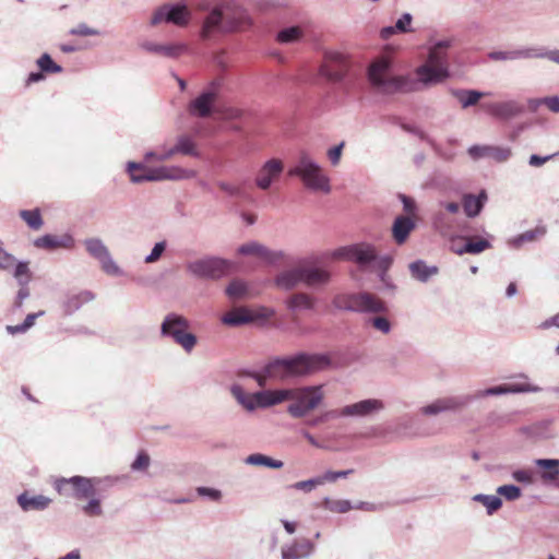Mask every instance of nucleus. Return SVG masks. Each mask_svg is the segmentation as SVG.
<instances>
[{
  "mask_svg": "<svg viewBox=\"0 0 559 559\" xmlns=\"http://www.w3.org/2000/svg\"><path fill=\"white\" fill-rule=\"evenodd\" d=\"M344 145L345 143L341 142L340 144L328 150L326 155L332 166H337L340 164Z\"/></svg>",
  "mask_w": 559,
  "mask_h": 559,
  "instance_id": "62",
  "label": "nucleus"
},
{
  "mask_svg": "<svg viewBox=\"0 0 559 559\" xmlns=\"http://www.w3.org/2000/svg\"><path fill=\"white\" fill-rule=\"evenodd\" d=\"M323 485L321 476L293 484L290 487L304 492H311L316 487Z\"/></svg>",
  "mask_w": 559,
  "mask_h": 559,
  "instance_id": "56",
  "label": "nucleus"
},
{
  "mask_svg": "<svg viewBox=\"0 0 559 559\" xmlns=\"http://www.w3.org/2000/svg\"><path fill=\"white\" fill-rule=\"evenodd\" d=\"M16 502L24 512L44 511L50 506L51 499L44 495L29 496L23 491L16 497Z\"/></svg>",
  "mask_w": 559,
  "mask_h": 559,
  "instance_id": "30",
  "label": "nucleus"
},
{
  "mask_svg": "<svg viewBox=\"0 0 559 559\" xmlns=\"http://www.w3.org/2000/svg\"><path fill=\"white\" fill-rule=\"evenodd\" d=\"M43 73H60L62 68L57 64L49 53H43L36 61Z\"/></svg>",
  "mask_w": 559,
  "mask_h": 559,
  "instance_id": "50",
  "label": "nucleus"
},
{
  "mask_svg": "<svg viewBox=\"0 0 559 559\" xmlns=\"http://www.w3.org/2000/svg\"><path fill=\"white\" fill-rule=\"evenodd\" d=\"M69 33L74 36H97V35H99L98 29L92 28L85 23L78 24L75 27L71 28Z\"/></svg>",
  "mask_w": 559,
  "mask_h": 559,
  "instance_id": "59",
  "label": "nucleus"
},
{
  "mask_svg": "<svg viewBox=\"0 0 559 559\" xmlns=\"http://www.w3.org/2000/svg\"><path fill=\"white\" fill-rule=\"evenodd\" d=\"M139 47L147 53L171 59L179 57L186 50L182 44H160L148 39L142 40Z\"/></svg>",
  "mask_w": 559,
  "mask_h": 559,
  "instance_id": "24",
  "label": "nucleus"
},
{
  "mask_svg": "<svg viewBox=\"0 0 559 559\" xmlns=\"http://www.w3.org/2000/svg\"><path fill=\"white\" fill-rule=\"evenodd\" d=\"M486 200H487V193L485 190L480 191V193L478 195L465 194L463 197V209H464L466 216H468V217L477 216L481 212Z\"/></svg>",
  "mask_w": 559,
  "mask_h": 559,
  "instance_id": "33",
  "label": "nucleus"
},
{
  "mask_svg": "<svg viewBox=\"0 0 559 559\" xmlns=\"http://www.w3.org/2000/svg\"><path fill=\"white\" fill-rule=\"evenodd\" d=\"M95 299V295L90 290H83L78 294L67 296L63 301L64 314L71 316L76 312L83 305L88 304Z\"/></svg>",
  "mask_w": 559,
  "mask_h": 559,
  "instance_id": "32",
  "label": "nucleus"
},
{
  "mask_svg": "<svg viewBox=\"0 0 559 559\" xmlns=\"http://www.w3.org/2000/svg\"><path fill=\"white\" fill-rule=\"evenodd\" d=\"M126 171L130 176V181L132 183H142V182H157V181H180L192 179L197 176V173L192 169H186L180 166L170 165V166H158L155 168H148L138 162H128L126 165Z\"/></svg>",
  "mask_w": 559,
  "mask_h": 559,
  "instance_id": "7",
  "label": "nucleus"
},
{
  "mask_svg": "<svg viewBox=\"0 0 559 559\" xmlns=\"http://www.w3.org/2000/svg\"><path fill=\"white\" fill-rule=\"evenodd\" d=\"M467 152L473 159L488 157L497 163H504L512 156V151L508 146L472 145Z\"/></svg>",
  "mask_w": 559,
  "mask_h": 559,
  "instance_id": "23",
  "label": "nucleus"
},
{
  "mask_svg": "<svg viewBox=\"0 0 559 559\" xmlns=\"http://www.w3.org/2000/svg\"><path fill=\"white\" fill-rule=\"evenodd\" d=\"M397 199L403 205V212L405 213L404 216H412L413 218H416L418 213V205L415 199L404 193H399Z\"/></svg>",
  "mask_w": 559,
  "mask_h": 559,
  "instance_id": "51",
  "label": "nucleus"
},
{
  "mask_svg": "<svg viewBox=\"0 0 559 559\" xmlns=\"http://www.w3.org/2000/svg\"><path fill=\"white\" fill-rule=\"evenodd\" d=\"M512 478L521 484L525 485H532L534 483V475L533 472L530 469H515L512 472Z\"/></svg>",
  "mask_w": 559,
  "mask_h": 559,
  "instance_id": "58",
  "label": "nucleus"
},
{
  "mask_svg": "<svg viewBox=\"0 0 559 559\" xmlns=\"http://www.w3.org/2000/svg\"><path fill=\"white\" fill-rule=\"evenodd\" d=\"M324 509L334 512V513H346L350 510H354L355 506L346 499H337L333 500L330 498H325L322 502Z\"/></svg>",
  "mask_w": 559,
  "mask_h": 559,
  "instance_id": "44",
  "label": "nucleus"
},
{
  "mask_svg": "<svg viewBox=\"0 0 559 559\" xmlns=\"http://www.w3.org/2000/svg\"><path fill=\"white\" fill-rule=\"evenodd\" d=\"M413 16L409 13H404L394 24V26H386V38L395 33H408L412 31L411 24Z\"/></svg>",
  "mask_w": 559,
  "mask_h": 559,
  "instance_id": "46",
  "label": "nucleus"
},
{
  "mask_svg": "<svg viewBox=\"0 0 559 559\" xmlns=\"http://www.w3.org/2000/svg\"><path fill=\"white\" fill-rule=\"evenodd\" d=\"M355 66V61L348 55L326 51L319 67V75L331 83L340 84L344 91L349 92L358 76L354 70Z\"/></svg>",
  "mask_w": 559,
  "mask_h": 559,
  "instance_id": "5",
  "label": "nucleus"
},
{
  "mask_svg": "<svg viewBox=\"0 0 559 559\" xmlns=\"http://www.w3.org/2000/svg\"><path fill=\"white\" fill-rule=\"evenodd\" d=\"M451 94L463 109L477 105L481 98L490 95L489 92L467 88H454L451 91Z\"/></svg>",
  "mask_w": 559,
  "mask_h": 559,
  "instance_id": "31",
  "label": "nucleus"
},
{
  "mask_svg": "<svg viewBox=\"0 0 559 559\" xmlns=\"http://www.w3.org/2000/svg\"><path fill=\"white\" fill-rule=\"evenodd\" d=\"M538 53L540 55L538 56V59H547L554 63L559 64V49L547 50L544 47H539Z\"/></svg>",
  "mask_w": 559,
  "mask_h": 559,
  "instance_id": "64",
  "label": "nucleus"
},
{
  "mask_svg": "<svg viewBox=\"0 0 559 559\" xmlns=\"http://www.w3.org/2000/svg\"><path fill=\"white\" fill-rule=\"evenodd\" d=\"M121 477L119 476H105V477H85L75 475L70 478H58L55 481V489L61 495H68L67 487L71 486L73 489V497L76 500L86 499L87 502L82 506V511L87 516H102V499L96 496L97 487H112Z\"/></svg>",
  "mask_w": 559,
  "mask_h": 559,
  "instance_id": "4",
  "label": "nucleus"
},
{
  "mask_svg": "<svg viewBox=\"0 0 559 559\" xmlns=\"http://www.w3.org/2000/svg\"><path fill=\"white\" fill-rule=\"evenodd\" d=\"M324 259L355 261L361 267L370 266L377 259L373 247L365 243L340 247L323 254Z\"/></svg>",
  "mask_w": 559,
  "mask_h": 559,
  "instance_id": "15",
  "label": "nucleus"
},
{
  "mask_svg": "<svg viewBox=\"0 0 559 559\" xmlns=\"http://www.w3.org/2000/svg\"><path fill=\"white\" fill-rule=\"evenodd\" d=\"M469 404V397L464 396H449L438 399L430 404L424 405L419 408V415L423 416H437L445 412H456Z\"/></svg>",
  "mask_w": 559,
  "mask_h": 559,
  "instance_id": "21",
  "label": "nucleus"
},
{
  "mask_svg": "<svg viewBox=\"0 0 559 559\" xmlns=\"http://www.w3.org/2000/svg\"><path fill=\"white\" fill-rule=\"evenodd\" d=\"M416 228V221L412 216L399 215L394 218L391 231L392 237L397 245H403L408 239L411 233Z\"/></svg>",
  "mask_w": 559,
  "mask_h": 559,
  "instance_id": "29",
  "label": "nucleus"
},
{
  "mask_svg": "<svg viewBox=\"0 0 559 559\" xmlns=\"http://www.w3.org/2000/svg\"><path fill=\"white\" fill-rule=\"evenodd\" d=\"M293 394V389H280L272 390V399L274 401V405H278L285 401H290Z\"/></svg>",
  "mask_w": 559,
  "mask_h": 559,
  "instance_id": "63",
  "label": "nucleus"
},
{
  "mask_svg": "<svg viewBox=\"0 0 559 559\" xmlns=\"http://www.w3.org/2000/svg\"><path fill=\"white\" fill-rule=\"evenodd\" d=\"M337 306L347 311L373 314L368 322L384 332V301L380 297L369 292H360L342 297Z\"/></svg>",
  "mask_w": 559,
  "mask_h": 559,
  "instance_id": "8",
  "label": "nucleus"
},
{
  "mask_svg": "<svg viewBox=\"0 0 559 559\" xmlns=\"http://www.w3.org/2000/svg\"><path fill=\"white\" fill-rule=\"evenodd\" d=\"M75 245V240L71 234L51 235L46 234L38 237L34 241L36 248L53 250L57 248L72 249Z\"/></svg>",
  "mask_w": 559,
  "mask_h": 559,
  "instance_id": "25",
  "label": "nucleus"
},
{
  "mask_svg": "<svg viewBox=\"0 0 559 559\" xmlns=\"http://www.w3.org/2000/svg\"><path fill=\"white\" fill-rule=\"evenodd\" d=\"M472 500L483 504L488 515H493L502 507V499L496 495L477 493Z\"/></svg>",
  "mask_w": 559,
  "mask_h": 559,
  "instance_id": "41",
  "label": "nucleus"
},
{
  "mask_svg": "<svg viewBox=\"0 0 559 559\" xmlns=\"http://www.w3.org/2000/svg\"><path fill=\"white\" fill-rule=\"evenodd\" d=\"M302 32L298 26L283 28L277 33V40L282 44H290L301 38Z\"/></svg>",
  "mask_w": 559,
  "mask_h": 559,
  "instance_id": "48",
  "label": "nucleus"
},
{
  "mask_svg": "<svg viewBox=\"0 0 559 559\" xmlns=\"http://www.w3.org/2000/svg\"><path fill=\"white\" fill-rule=\"evenodd\" d=\"M465 243L462 246V249H454V253L457 255H463L465 253L469 254H479L485 250L491 247L490 242L487 239H477L465 237L463 238Z\"/></svg>",
  "mask_w": 559,
  "mask_h": 559,
  "instance_id": "35",
  "label": "nucleus"
},
{
  "mask_svg": "<svg viewBox=\"0 0 559 559\" xmlns=\"http://www.w3.org/2000/svg\"><path fill=\"white\" fill-rule=\"evenodd\" d=\"M159 333L163 338L171 340L187 354L192 353L198 345V337L191 331L190 321L177 312H169L163 318Z\"/></svg>",
  "mask_w": 559,
  "mask_h": 559,
  "instance_id": "9",
  "label": "nucleus"
},
{
  "mask_svg": "<svg viewBox=\"0 0 559 559\" xmlns=\"http://www.w3.org/2000/svg\"><path fill=\"white\" fill-rule=\"evenodd\" d=\"M13 276L16 280L19 286H27L32 278V272L29 270V262L16 261L13 265Z\"/></svg>",
  "mask_w": 559,
  "mask_h": 559,
  "instance_id": "42",
  "label": "nucleus"
},
{
  "mask_svg": "<svg viewBox=\"0 0 559 559\" xmlns=\"http://www.w3.org/2000/svg\"><path fill=\"white\" fill-rule=\"evenodd\" d=\"M166 248H167L166 240L156 242L153 246L151 252L144 258V262L147 264L157 262L163 257L164 252L166 251Z\"/></svg>",
  "mask_w": 559,
  "mask_h": 559,
  "instance_id": "55",
  "label": "nucleus"
},
{
  "mask_svg": "<svg viewBox=\"0 0 559 559\" xmlns=\"http://www.w3.org/2000/svg\"><path fill=\"white\" fill-rule=\"evenodd\" d=\"M481 108L491 118L500 121H510L525 111L524 105L514 98L484 103Z\"/></svg>",
  "mask_w": 559,
  "mask_h": 559,
  "instance_id": "19",
  "label": "nucleus"
},
{
  "mask_svg": "<svg viewBox=\"0 0 559 559\" xmlns=\"http://www.w3.org/2000/svg\"><path fill=\"white\" fill-rule=\"evenodd\" d=\"M284 170V164L278 158L266 160L260 168L254 179L257 187L261 190H269L272 183L280 178Z\"/></svg>",
  "mask_w": 559,
  "mask_h": 559,
  "instance_id": "22",
  "label": "nucleus"
},
{
  "mask_svg": "<svg viewBox=\"0 0 559 559\" xmlns=\"http://www.w3.org/2000/svg\"><path fill=\"white\" fill-rule=\"evenodd\" d=\"M282 559H307L314 552V544L309 539L294 540L282 547Z\"/></svg>",
  "mask_w": 559,
  "mask_h": 559,
  "instance_id": "26",
  "label": "nucleus"
},
{
  "mask_svg": "<svg viewBox=\"0 0 559 559\" xmlns=\"http://www.w3.org/2000/svg\"><path fill=\"white\" fill-rule=\"evenodd\" d=\"M313 306L312 299L307 294H294L288 299V307L292 310L311 309Z\"/></svg>",
  "mask_w": 559,
  "mask_h": 559,
  "instance_id": "49",
  "label": "nucleus"
},
{
  "mask_svg": "<svg viewBox=\"0 0 559 559\" xmlns=\"http://www.w3.org/2000/svg\"><path fill=\"white\" fill-rule=\"evenodd\" d=\"M535 465L544 469L543 480L552 481L559 477V459H537Z\"/></svg>",
  "mask_w": 559,
  "mask_h": 559,
  "instance_id": "37",
  "label": "nucleus"
},
{
  "mask_svg": "<svg viewBox=\"0 0 559 559\" xmlns=\"http://www.w3.org/2000/svg\"><path fill=\"white\" fill-rule=\"evenodd\" d=\"M496 491L498 496L503 497L508 501H515L522 496L521 488L515 485H502Z\"/></svg>",
  "mask_w": 559,
  "mask_h": 559,
  "instance_id": "52",
  "label": "nucleus"
},
{
  "mask_svg": "<svg viewBox=\"0 0 559 559\" xmlns=\"http://www.w3.org/2000/svg\"><path fill=\"white\" fill-rule=\"evenodd\" d=\"M229 391L237 403L247 412H253L258 407L269 408L275 406L272 399V390H263L248 394L243 391L240 384L233 383L229 388Z\"/></svg>",
  "mask_w": 559,
  "mask_h": 559,
  "instance_id": "18",
  "label": "nucleus"
},
{
  "mask_svg": "<svg viewBox=\"0 0 559 559\" xmlns=\"http://www.w3.org/2000/svg\"><path fill=\"white\" fill-rule=\"evenodd\" d=\"M191 20V11L183 3H166L154 10L150 24L156 26L162 22L177 26H187Z\"/></svg>",
  "mask_w": 559,
  "mask_h": 559,
  "instance_id": "17",
  "label": "nucleus"
},
{
  "mask_svg": "<svg viewBox=\"0 0 559 559\" xmlns=\"http://www.w3.org/2000/svg\"><path fill=\"white\" fill-rule=\"evenodd\" d=\"M44 313L45 312L43 310L35 313H29L26 316L23 323L16 325H7L5 330L11 335L23 334L27 332L31 328H33L35 324V320L44 316Z\"/></svg>",
  "mask_w": 559,
  "mask_h": 559,
  "instance_id": "43",
  "label": "nucleus"
},
{
  "mask_svg": "<svg viewBox=\"0 0 559 559\" xmlns=\"http://www.w3.org/2000/svg\"><path fill=\"white\" fill-rule=\"evenodd\" d=\"M330 365L331 360L325 355L301 353L289 357H276L264 366L262 373L248 372V376L263 388L267 380L288 381L304 378Z\"/></svg>",
  "mask_w": 559,
  "mask_h": 559,
  "instance_id": "2",
  "label": "nucleus"
},
{
  "mask_svg": "<svg viewBox=\"0 0 559 559\" xmlns=\"http://www.w3.org/2000/svg\"><path fill=\"white\" fill-rule=\"evenodd\" d=\"M452 46V40L441 39L435 43L428 49L427 60L420 64L416 71V81L405 76H392L386 72V93L388 92H411L416 84L423 87H430L442 83L450 76L448 50ZM392 48L386 45V55ZM389 69V59L386 58V70Z\"/></svg>",
  "mask_w": 559,
  "mask_h": 559,
  "instance_id": "1",
  "label": "nucleus"
},
{
  "mask_svg": "<svg viewBox=\"0 0 559 559\" xmlns=\"http://www.w3.org/2000/svg\"><path fill=\"white\" fill-rule=\"evenodd\" d=\"M20 217L27 224V226L34 230L41 228L44 222L38 209L34 210H22L20 211Z\"/></svg>",
  "mask_w": 559,
  "mask_h": 559,
  "instance_id": "45",
  "label": "nucleus"
},
{
  "mask_svg": "<svg viewBox=\"0 0 559 559\" xmlns=\"http://www.w3.org/2000/svg\"><path fill=\"white\" fill-rule=\"evenodd\" d=\"M225 292L230 299H242L248 294V287L242 281L234 280L226 287Z\"/></svg>",
  "mask_w": 559,
  "mask_h": 559,
  "instance_id": "47",
  "label": "nucleus"
},
{
  "mask_svg": "<svg viewBox=\"0 0 559 559\" xmlns=\"http://www.w3.org/2000/svg\"><path fill=\"white\" fill-rule=\"evenodd\" d=\"M83 243L86 252L99 262L104 273L109 276H122L124 274L123 270L112 259L108 247L100 238L90 237L86 238Z\"/></svg>",
  "mask_w": 559,
  "mask_h": 559,
  "instance_id": "16",
  "label": "nucleus"
},
{
  "mask_svg": "<svg viewBox=\"0 0 559 559\" xmlns=\"http://www.w3.org/2000/svg\"><path fill=\"white\" fill-rule=\"evenodd\" d=\"M199 9L207 11L200 29V37L203 40H209L215 35L243 32L252 25L248 11L235 1H226L211 9L201 4Z\"/></svg>",
  "mask_w": 559,
  "mask_h": 559,
  "instance_id": "3",
  "label": "nucleus"
},
{
  "mask_svg": "<svg viewBox=\"0 0 559 559\" xmlns=\"http://www.w3.org/2000/svg\"><path fill=\"white\" fill-rule=\"evenodd\" d=\"M237 251L239 254H242V255L260 257L270 263H273L283 257V252L272 251L269 248H266L265 246H263L257 241L246 242V243L241 245Z\"/></svg>",
  "mask_w": 559,
  "mask_h": 559,
  "instance_id": "28",
  "label": "nucleus"
},
{
  "mask_svg": "<svg viewBox=\"0 0 559 559\" xmlns=\"http://www.w3.org/2000/svg\"><path fill=\"white\" fill-rule=\"evenodd\" d=\"M407 423L408 427L406 435L415 437H425L431 435V431L428 428L421 426L420 419L418 417L409 418Z\"/></svg>",
  "mask_w": 559,
  "mask_h": 559,
  "instance_id": "53",
  "label": "nucleus"
},
{
  "mask_svg": "<svg viewBox=\"0 0 559 559\" xmlns=\"http://www.w3.org/2000/svg\"><path fill=\"white\" fill-rule=\"evenodd\" d=\"M409 272L419 282H427L431 276L438 274L437 266H429L424 261L417 260L409 264Z\"/></svg>",
  "mask_w": 559,
  "mask_h": 559,
  "instance_id": "36",
  "label": "nucleus"
},
{
  "mask_svg": "<svg viewBox=\"0 0 559 559\" xmlns=\"http://www.w3.org/2000/svg\"><path fill=\"white\" fill-rule=\"evenodd\" d=\"M224 80L222 76L212 80L209 85L188 105L191 116L209 118L217 112L216 102L219 97Z\"/></svg>",
  "mask_w": 559,
  "mask_h": 559,
  "instance_id": "14",
  "label": "nucleus"
},
{
  "mask_svg": "<svg viewBox=\"0 0 559 559\" xmlns=\"http://www.w3.org/2000/svg\"><path fill=\"white\" fill-rule=\"evenodd\" d=\"M289 176L298 177L306 188L312 191L330 193L331 182L324 168L307 151H301L294 167L288 171Z\"/></svg>",
  "mask_w": 559,
  "mask_h": 559,
  "instance_id": "6",
  "label": "nucleus"
},
{
  "mask_svg": "<svg viewBox=\"0 0 559 559\" xmlns=\"http://www.w3.org/2000/svg\"><path fill=\"white\" fill-rule=\"evenodd\" d=\"M247 465L264 466L272 469H280L284 466V462L275 460L262 453H252L245 459Z\"/></svg>",
  "mask_w": 559,
  "mask_h": 559,
  "instance_id": "38",
  "label": "nucleus"
},
{
  "mask_svg": "<svg viewBox=\"0 0 559 559\" xmlns=\"http://www.w3.org/2000/svg\"><path fill=\"white\" fill-rule=\"evenodd\" d=\"M233 263L216 255H204L187 262V273L195 278L218 280L227 275Z\"/></svg>",
  "mask_w": 559,
  "mask_h": 559,
  "instance_id": "12",
  "label": "nucleus"
},
{
  "mask_svg": "<svg viewBox=\"0 0 559 559\" xmlns=\"http://www.w3.org/2000/svg\"><path fill=\"white\" fill-rule=\"evenodd\" d=\"M177 154L189 155L199 157L200 152L197 148V144L193 138L189 134H180L176 139V144L174 145Z\"/></svg>",
  "mask_w": 559,
  "mask_h": 559,
  "instance_id": "39",
  "label": "nucleus"
},
{
  "mask_svg": "<svg viewBox=\"0 0 559 559\" xmlns=\"http://www.w3.org/2000/svg\"><path fill=\"white\" fill-rule=\"evenodd\" d=\"M251 314L243 308L234 309L223 316L222 322L229 326H239L251 322Z\"/></svg>",
  "mask_w": 559,
  "mask_h": 559,
  "instance_id": "40",
  "label": "nucleus"
},
{
  "mask_svg": "<svg viewBox=\"0 0 559 559\" xmlns=\"http://www.w3.org/2000/svg\"><path fill=\"white\" fill-rule=\"evenodd\" d=\"M150 462H151L150 455L146 452L141 451L138 453L135 460L132 462L131 469L133 472L145 471L150 466Z\"/></svg>",
  "mask_w": 559,
  "mask_h": 559,
  "instance_id": "57",
  "label": "nucleus"
},
{
  "mask_svg": "<svg viewBox=\"0 0 559 559\" xmlns=\"http://www.w3.org/2000/svg\"><path fill=\"white\" fill-rule=\"evenodd\" d=\"M330 281L329 271L316 265H299L281 272L275 280L277 287L282 289H293L300 283L308 286L324 285Z\"/></svg>",
  "mask_w": 559,
  "mask_h": 559,
  "instance_id": "10",
  "label": "nucleus"
},
{
  "mask_svg": "<svg viewBox=\"0 0 559 559\" xmlns=\"http://www.w3.org/2000/svg\"><path fill=\"white\" fill-rule=\"evenodd\" d=\"M542 388L535 384H532L527 381L524 382H513L500 384L491 388H487L484 390H478L472 395H463L464 397H469V403L475 400H480L487 396L492 395H502L509 393H537L540 392Z\"/></svg>",
  "mask_w": 559,
  "mask_h": 559,
  "instance_id": "20",
  "label": "nucleus"
},
{
  "mask_svg": "<svg viewBox=\"0 0 559 559\" xmlns=\"http://www.w3.org/2000/svg\"><path fill=\"white\" fill-rule=\"evenodd\" d=\"M539 47H522L518 49H512V58L513 61L522 60V59H538Z\"/></svg>",
  "mask_w": 559,
  "mask_h": 559,
  "instance_id": "54",
  "label": "nucleus"
},
{
  "mask_svg": "<svg viewBox=\"0 0 559 559\" xmlns=\"http://www.w3.org/2000/svg\"><path fill=\"white\" fill-rule=\"evenodd\" d=\"M292 395V403L287 406V413L293 418H304L316 409L324 397L321 385L293 389Z\"/></svg>",
  "mask_w": 559,
  "mask_h": 559,
  "instance_id": "13",
  "label": "nucleus"
},
{
  "mask_svg": "<svg viewBox=\"0 0 559 559\" xmlns=\"http://www.w3.org/2000/svg\"><path fill=\"white\" fill-rule=\"evenodd\" d=\"M353 472H354L353 469L337 471V472L328 471L323 475H320V476H321L322 483L325 484L328 481L333 483V481L337 480L338 478H346Z\"/></svg>",
  "mask_w": 559,
  "mask_h": 559,
  "instance_id": "60",
  "label": "nucleus"
},
{
  "mask_svg": "<svg viewBox=\"0 0 559 559\" xmlns=\"http://www.w3.org/2000/svg\"><path fill=\"white\" fill-rule=\"evenodd\" d=\"M366 76L372 91L382 92L384 90V55L369 63Z\"/></svg>",
  "mask_w": 559,
  "mask_h": 559,
  "instance_id": "27",
  "label": "nucleus"
},
{
  "mask_svg": "<svg viewBox=\"0 0 559 559\" xmlns=\"http://www.w3.org/2000/svg\"><path fill=\"white\" fill-rule=\"evenodd\" d=\"M382 408H383V403L381 400L367 399V400L359 401L357 403L345 405L340 409L326 412L325 414H322L316 418L307 420L306 424L309 427H317L320 424L324 423L329 417H332V418L369 417L372 414H374L376 412L381 411Z\"/></svg>",
  "mask_w": 559,
  "mask_h": 559,
  "instance_id": "11",
  "label": "nucleus"
},
{
  "mask_svg": "<svg viewBox=\"0 0 559 559\" xmlns=\"http://www.w3.org/2000/svg\"><path fill=\"white\" fill-rule=\"evenodd\" d=\"M546 230L544 227H537L535 229L526 230L515 237L508 240V245L513 249H520L522 246L528 242L536 241L539 237L545 235Z\"/></svg>",
  "mask_w": 559,
  "mask_h": 559,
  "instance_id": "34",
  "label": "nucleus"
},
{
  "mask_svg": "<svg viewBox=\"0 0 559 559\" xmlns=\"http://www.w3.org/2000/svg\"><path fill=\"white\" fill-rule=\"evenodd\" d=\"M197 492L201 497L209 498L212 501H219L222 499V491L211 487H198Z\"/></svg>",
  "mask_w": 559,
  "mask_h": 559,
  "instance_id": "61",
  "label": "nucleus"
}]
</instances>
